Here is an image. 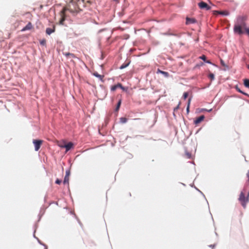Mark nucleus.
<instances>
[{
    "instance_id": "f257e3e1",
    "label": "nucleus",
    "mask_w": 249,
    "mask_h": 249,
    "mask_svg": "<svg viewBox=\"0 0 249 249\" xmlns=\"http://www.w3.org/2000/svg\"><path fill=\"white\" fill-rule=\"evenodd\" d=\"M246 18L244 17H238L234 24L233 32L238 35H242L246 33L249 36V27H247Z\"/></svg>"
},
{
    "instance_id": "f03ea898",
    "label": "nucleus",
    "mask_w": 249,
    "mask_h": 249,
    "mask_svg": "<svg viewBox=\"0 0 249 249\" xmlns=\"http://www.w3.org/2000/svg\"><path fill=\"white\" fill-rule=\"evenodd\" d=\"M239 200L240 201L241 205L244 208L246 206V203L249 201V198H246L245 194L243 192H241L240 194Z\"/></svg>"
},
{
    "instance_id": "7ed1b4c3",
    "label": "nucleus",
    "mask_w": 249,
    "mask_h": 249,
    "mask_svg": "<svg viewBox=\"0 0 249 249\" xmlns=\"http://www.w3.org/2000/svg\"><path fill=\"white\" fill-rule=\"evenodd\" d=\"M43 142V141L41 140H33V143L35 146V150L36 151H37L40 149Z\"/></svg>"
},
{
    "instance_id": "20e7f679",
    "label": "nucleus",
    "mask_w": 249,
    "mask_h": 249,
    "mask_svg": "<svg viewBox=\"0 0 249 249\" xmlns=\"http://www.w3.org/2000/svg\"><path fill=\"white\" fill-rule=\"evenodd\" d=\"M198 5L200 9H205L206 10H209L211 8V7L204 1H201L198 4Z\"/></svg>"
},
{
    "instance_id": "39448f33",
    "label": "nucleus",
    "mask_w": 249,
    "mask_h": 249,
    "mask_svg": "<svg viewBox=\"0 0 249 249\" xmlns=\"http://www.w3.org/2000/svg\"><path fill=\"white\" fill-rule=\"evenodd\" d=\"M65 11H66V9L64 8L62 10V11L60 12V16L61 17V19L59 21V23L60 24H63V22L65 20Z\"/></svg>"
},
{
    "instance_id": "423d86ee",
    "label": "nucleus",
    "mask_w": 249,
    "mask_h": 249,
    "mask_svg": "<svg viewBox=\"0 0 249 249\" xmlns=\"http://www.w3.org/2000/svg\"><path fill=\"white\" fill-rule=\"evenodd\" d=\"M121 88L123 90H125V89L124 88L121 83H118V84L112 86L111 88V90L112 91H115L117 88Z\"/></svg>"
},
{
    "instance_id": "0eeeda50",
    "label": "nucleus",
    "mask_w": 249,
    "mask_h": 249,
    "mask_svg": "<svg viewBox=\"0 0 249 249\" xmlns=\"http://www.w3.org/2000/svg\"><path fill=\"white\" fill-rule=\"evenodd\" d=\"M204 118L205 117L204 115H201L199 117L196 118V119L194 121L195 124L196 125L200 123L202 121H203Z\"/></svg>"
},
{
    "instance_id": "6e6552de",
    "label": "nucleus",
    "mask_w": 249,
    "mask_h": 249,
    "mask_svg": "<svg viewBox=\"0 0 249 249\" xmlns=\"http://www.w3.org/2000/svg\"><path fill=\"white\" fill-rule=\"evenodd\" d=\"M33 28V25L31 22H29L21 30L22 31L29 30Z\"/></svg>"
},
{
    "instance_id": "1a4fd4ad",
    "label": "nucleus",
    "mask_w": 249,
    "mask_h": 249,
    "mask_svg": "<svg viewBox=\"0 0 249 249\" xmlns=\"http://www.w3.org/2000/svg\"><path fill=\"white\" fill-rule=\"evenodd\" d=\"M55 31V26L53 25V28H47L46 30V33L47 35H50Z\"/></svg>"
},
{
    "instance_id": "9d476101",
    "label": "nucleus",
    "mask_w": 249,
    "mask_h": 249,
    "mask_svg": "<svg viewBox=\"0 0 249 249\" xmlns=\"http://www.w3.org/2000/svg\"><path fill=\"white\" fill-rule=\"evenodd\" d=\"M196 22V20L193 18H186V24H190L192 23H194Z\"/></svg>"
},
{
    "instance_id": "9b49d317",
    "label": "nucleus",
    "mask_w": 249,
    "mask_h": 249,
    "mask_svg": "<svg viewBox=\"0 0 249 249\" xmlns=\"http://www.w3.org/2000/svg\"><path fill=\"white\" fill-rule=\"evenodd\" d=\"M130 63V60H127L124 63H123L120 67V69H123L126 68Z\"/></svg>"
},
{
    "instance_id": "f8f14e48",
    "label": "nucleus",
    "mask_w": 249,
    "mask_h": 249,
    "mask_svg": "<svg viewBox=\"0 0 249 249\" xmlns=\"http://www.w3.org/2000/svg\"><path fill=\"white\" fill-rule=\"evenodd\" d=\"M73 146V143L72 142H69L66 144H64V146L66 149V151H69Z\"/></svg>"
},
{
    "instance_id": "ddd939ff",
    "label": "nucleus",
    "mask_w": 249,
    "mask_h": 249,
    "mask_svg": "<svg viewBox=\"0 0 249 249\" xmlns=\"http://www.w3.org/2000/svg\"><path fill=\"white\" fill-rule=\"evenodd\" d=\"M157 73H161L165 77H168L169 75V74L168 73V72H166V71H161L160 70V69H158L157 70Z\"/></svg>"
},
{
    "instance_id": "4468645a",
    "label": "nucleus",
    "mask_w": 249,
    "mask_h": 249,
    "mask_svg": "<svg viewBox=\"0 0 249 249\" xmlns=\"http://www.w3.org/2000/svg\"><path fill=\"white\" fill-rule=\"evenodd\" d=\"M93 75L96 76V77L98 78L100 80L103 81V78L104 77V75L99 74L97 72H94L93 73Z\"/></svg>"
},
{
    "instance_id": "2eb2a0df",
    "label": "nucleus",
    "mask_w": 249,
    "mask_h": 249,
    "mask_svg": "<svg viewBox=\"0 0 249 249\" xmlns=\"http://www.w3.org/2000/svg\"><path fill=\"white\" fill-rule=\"evenodd\" d=\"M199 58L203 60V61H205L206 63L209 64H211V62L210 61L208 60L206 61V56L205 55H202L199 57Z\"/></svg>"
},
{
    "instance_id": "dca6fc26",
    "label": "nucleus",
    "mask_w": 249,
    "mask_h": 249,
    "mask_svg": "<svg viewBox=\"0 0 249 249\" xmlns=\"http://www.w3.org/2000/svg\"><path fill=\"white\" fill-rule=\"evenodd\" d=\"M244 84L246 87L249 88V79H245L244 80Z\"/></svg>"
},
{
    "instance_id": "f3484780",
    "label": "nucleus",
    "mask_w": 249,
    "mask_h": 249,
    "mask_svg": "<svg viewBox=\"0 0 249 249\" xmlns=\"http://www.w3.org/2000/svg\"><path fill=\"white\" fill-rule=\"evenodd\" d=\"M120 123L122 124H124L127 122V119L125 117H121L120 118Z\"/></svg>"
},
{
    "instance_id": "a211bd4d",
    "label": "nucleus",
    "mask_w": 249,
    "mask_h": 249,
    "mask_svg": "<svg viewBox=\"0 0 249 249\" xmlns=\"http://www.w3.org/2000/svg\"><path fill=\"white\" fill-rule=\"evenodd\" d=\"M191 98H189V99H188V105H187V109H186L187 112L188 113L189 112V107H190V103H191Z\"/></svg>"
},
{
    "instance_id": "6ab92c4d",
    "label": "nucleus",
    "mask_w": 249,
    "mask_h": 249,
    "mask_svg": "<svg viewBox=\"0 0 249 249\" xmlns=\"http://www.w3.org/2000/svg\"><path fill=\"white\" fill-rule=\"evenodd\" d=\"M64 184H68L69 183V177H67V176H65L64 181H63Z\"/></svg>"
},
{
    "instance_id": "aec40b11",
    "label": "nucleus",
    "mask_w": 249,
    "mask_h": 249,
    "mask_svg": "<svg viewBox=\"0 0 249 249\" xmlns=\"http://www.w3.org/2000/svg\"><path fill=\"white\" fill-rule=\"evenodd\" d=\"M121 100H120L117 105V106H116V111H117L119 108H120V106H121Z\"/></svg>"
},
{
    "instance_id": "412c9836",
    "label": "nucleus",
    "mask_w": 249,
    "mask_h": 249,
    "mask_svg": "<svg viewBox=\"0 0 249 249\" xmlns=\"http://www.w3.org/2000/svg\"><path fill=\"white\" fill-rule=\"evenodd\" d=\"M189 94H188V93L187 92H185L183 93V98L184 99H186L188 96Z\"/></svg>"
},
{
    "instance_id": "4be33fe9",
    "label": "nucleus",
    "mask_w": 249,
    "mask_h": 249,
    "mask_svg": "<svg viewBox=\"0 0 249 249\" xmlns=\"http://www.w3.org/2000/svg\"><path fill=\"white\" fill-rule=\"evenodd\" d=\"M185 155L186 157L188 159H190L191 158V154L188 152H186L185 153Z\"/></svg>"
},
{
    "instance_id": "5701e85b",
    "label": "nucleus",
    "mask_w": 249,
    "mask_h": 249,
    "mask_svg": "<svg viewBox=\"0 0 249 249\" xmlns=\"http://www.w3.org/2000/svg\"><path fill=\"white\" fill-rule=\"evenodd\" d=\"M236 90H237L238 92H240V93H243V94H245V95H248L247 93H244V92H243L242 91H241V90L239 89V88H238V87H237V86L236 87Z\"/></svg>"
},
{
    "instance_id": "b1692460",
    "label": "nucleus",
    "mask_w": 249,
    "mask_h": 249,
    "mask_svg": "<svg viewBox=\"0 0 249 249\" xmlns=\"http://www.w3.org/2000/svg\"><path fill=\"white\" fill-rule=\"evenodd\" d=\"M46 40L45 39H44L41 40L40 41V43L42 45H45L46 44Z\"/></svg>"
},
{
    "instance_id": "393cba45",
    "label": "nucleus",
    "mask_w": 249,
    "mask_h": 249,
    "mask_svg": "<svg viewBox=\"0 0 249 249\" xmlns=\"http://www.w3.org/2000/svg\"><path fill=\"white\" fill-rule=\"evenodd\" d=\"M209 77L211 79V80H213L214 78V75L213 73H210L209 75Z\"/></svg>"
},
{
    "instance_id": "a878e982",
    "label": "nucleus",
    "mask_w": 249,
    "mask_h": 249,
    "mask_svg": "<svg viewBox=\"0 0 249 249\" xmlns=\"http://www.w3.org/2000/svg\"><path fill=\"white\" fill-rule=\"evenodd\" d=\"M220 14L224 15H228L229 14L227 11H222L220 12Z\"/></svg>"
},
{
    "instance_id": "bb28decb",
    "label": "nucleus",
    "mask_w": 249,
    "mask_h": 249,
    "mask_svg": "<svg viewBox=\"0 0 249 249\" xmlns=\"http://www.w3.org/2000/svg\"><path fill=\"white\" fill-rule=\"evenodd\" d=\"M61 183V180L59 179H57L55 181V183L57 184H60V183Z\"/></svg>"
},
{
    "instance_id": "cd10ccee",
    "label": "nucleus",
    "mask_w": 249,
    "mask_h": 249,
    "mask_svg": "<svg viewBox=\"0 0 249 249\" xmlns=\"http://www.w3.org/2000/svg\"><path fill=\"white\" fill-rule=\"evenodd\" d=\"M64 54L66 56H68V55H71V56H73V54H71V53H64Z\"/></svg>"
},
{
    "instance_id": "c85d7f7f",
    "label": "nucleus",
    "mask_w": 249,
    "mask_h": 249,
    "mask_svg": "<svg viewBox=\"0 0 249 249\" xmlns=\"http://www.w3.org/2000/svg\"><path fill=\"white\" fill-rule=\"evenodd\" d=\"M64 144H65L59 143L58 146L61 148H65V147L64 146Z\"/></svg>"
},
{
    "instance_id": "c756f323",
    "label": "nucleus",
    "mask_w": 249,
    "mask_h": 249,
    "mask_svg": "<svg viewBox=\"0 0 249 249\" xmlns=\"http://www.w3.org/2000/svg\"><path fill=\"white\" fill-rule=\"evenodd\" d=\"M202 111H207L208 112H210L212 111V109H211L210 110H207L206 109H202Z\"/></svg>"
},
{
    "instance_id": "7c9ffc66",
    "label": "nucleus",
    "mask_w": 249,
    "mask_h": 249,
    "mask_svg": "<svg viewBox=\"0 0 249 249\" xmlns=\"http://www.w3.org/2000/svg\"><path fill=\"white\" fill-rule=\"evenodd\" d=\"M69 175H70V171H67L66 176H67V177H69Z\"/></svg>"
},
{
    "instance_id": "2f4dec72",
    "label": "nucleus",
    "mask_w": 249,
    "mask_h": 249,
    "mask_svg": "<svg viewBox=\"0 0 249 249\" xmlns=\"http://www.w3.org/2000/svg\"><path fill=\"white\" fill-rule=\"evenodd\" d=\"M221 64L223 65V66H225L224 63V61L223 60H221Z\"/></svg>"
},
{
    "instance_id": "473e14b6",
    "label": "nucleus",
    "mask_w": 249,
    "mask_h": 249,
    "mask_svg": "<svg viewBox=\"0 0 249 249\" xmlns=\"http://www.w3.org/2000/svg\"><path fill=\"white\" fill-rule=\"evenodd\" d=\"M179 105H180V103H179L178 106L176 108H175L174 110H177V109H178V108Z\"/></svg>"
},
{
    "instance_id": "72a5a7b5",
    "label": "nucleus",
    "mask_w": 249,
    "mask_h": 249,
    "mask_svg": "<svg viewBox=\"0 0 249 249\" xmlns=\"http://www.w3.org/2000/svg\"><path fill=\"white\" fill-rule=\"evenodd\" d=\"M248 69H249V65H248Z\"/></svg>"
},
{
    "instance_id": "f704fd0d",
    "label": "nucleus",
    "mask_w": 249,
    "mask_h": 249,
    "mask_svg": "<svg viewBox=\"0 0 249 249\" xmlns=\"http://www.w3.org/2000/svg\"><path fill=\"white\" fill-rule=\"evenodd\" d=\"M249 196V194H248V196Z\"/></svg>"
}]
</instances>
